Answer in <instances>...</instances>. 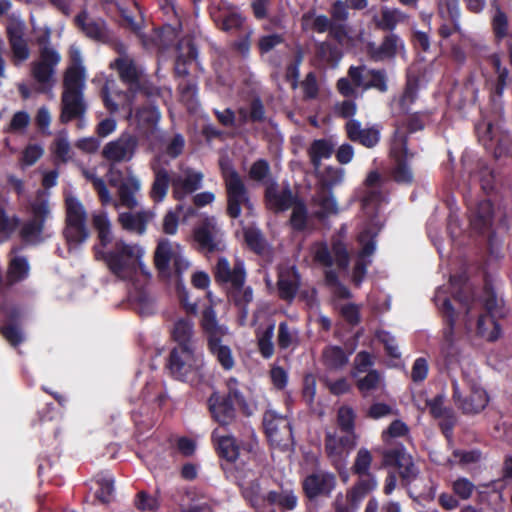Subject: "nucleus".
<instances>
[{"label": "nucleus", "mask_w": 512, "mask_h": 512, "mask_svg": "<svg viewBox=\"0 0 512 512\" xmlns=\"http://www.w3.org/2000/svg\"><path fill=\"white\" fill-rule=\"evenodd\" d=\"M154 265L161 279L173 281L176 298L190 316L192 303L189 302V291L183 280V273L189 271L190 263L181 255L179 246L174 247L166 238L160 239L154 251Z\"/></svg>", "instance_id": "1"}, {"label": "nucleus", "mask_w": 512, "mask_h": 512, "mask_svg": "<svg viewBox=\"0 0 512 512\" xmlns=\"http://www.w3.org/2000/svg\"><path fill=\"white\" fill-rule=\"evenodd\" d=\"M213 277L226 290L228 299L246 314L248 305L253 301V289L245 285L247 271L244 261L236 259L231 265L226 257H218L213 267Z\"/></svg>", "instance_id": "2"}, {"label": "nucleus", "mask_w": 512, "mask_h": 512, "mask_svg": "<svg viewBox=\"0 0 512 512\" xmlns=\"http://www.w3.org/2000/svg\"><path fill=\"white\" fill-rule=\"evenodd\" d=\"M226 392L220 394L213 392L207 405L212 419L222 427L233 425L237 422L238 412L250 417L253 410L240 389V382L236 377H229L226 382Z\"/></svg>", "instance_id": "3"}, {"label": "nucleus", "mask_w": 512, "mask_h": 512, "mask_svg": "<svg viewBox=\"0 0 512 512\" xmlns=\"http://www.w3.org/2000/svg\"><path fill=\"white\" fill-rule=\"evenodd\" d=\"M171 336L176 346L170 351L165 368L173 378L188 381L192 370V324L189 319H178Z\"/></svg>", "instance_id": "4"}, {"label": "nucleus", "mask_w": 512, "mask_h": 512, "mask_svg": "<svg viewBox=\"0 0 512 512\" xmlns=\"http://www.w3.org/2000/svg\"><path fill=\"white\" fill-rule=\"evenodd\" d=\"M200 327L207 342L208 352L224 371L232 370L235 366L232 350L230 346L223 344V338L228 331L225 326L219 324L212 306H207L202 311Z\"/></svg>", "instance_id": "5"}, {"label": "nucleus", "mask_w": 512, "mask_h": 512, "mask_svg": "<svg viewBox=\"0 0 512 512\" xmlns=\"http://www.w3.org/2000/svg\"><path fill=\"white\" fill-rule=\"evenodd\" d=\"M95 258L102 260L107 265L112 274L121 277L122 274L133 268L143 256L142 248L137 244H128L124 240L115 241L110 250L93 247Z\"/></svg>", "instance_id": "6"}, {"label": "nucleus", "mask_w": 512, "mask_h": 512, "mask_svg": "<svg viewBox=\"0 0 512 512\" xmlns=\"http://www.w3.org/2000/svg\"><path fill=\"white\" fill-rule=\"evenodd\" d=\"M483 307L485 313L480 314L477 320V334L487 341L494 342L501 335V326L498 319L506 314L503 304L498 300L492 284L486 282L483 287Z\"/></svg>", "instance_id": "7"}, {"label": "nucleus", "mask_w": 512, "mask_h": 512, "mask_svg": "<svg viewBox=\"0 0 512 512\" xmlns=\"http://www.w3.org/2000/svg\"><path fill=\"white\" fill-rule=\"evenodd\" d=\"M110 67L117 71L120 81L127 87L126 98L128 102L131 103L138 94L153 95L154 88L145 79L143 71L132 58L118 57L110 64Z\"/></svg>", "instance_id": "8"}, {"label": "nucleus", "mask_w": 512, "mask_h": 512, "mask_svg": "<svg viewBox=\"0 0 512 512\" xmlns=\"http://www.w3.org/2000/svg\"><path fill=\"white\" fill-rule=\"evenodd\" d=\"M390 155L393 164L390 176L399 185L411 186L414 183V172L409 164V159L415 156L408 148V136L400 131H395L391 142Z\"/></svg>", "instance_id": "9"}, {"label": "nucleus", "mask_w": 512, "mask_h": 512, "mask_svg": "<svg viewBox=\"0 0 512 512\" xmlns=\"http://www.w3.org/2000/svg\"><path fill=\"white\" fill-rule=\"evenodd\" d=\"M65 228L64 237L69 244L80 245L90 236L87 227V211L82 202L75 196L65 197Z\"/></svg>", "instance_id": "10"}, {"label": "nucleus", "mask_w": 512, "mask_h": 512, "mask_svg": "<svg viewBox=\"0 0 512 512\" xmlns=\"http://www.w3.org/2000/svg\"><path fill=\"white\" fill-rule=\"evenodd\" d=\"M223 177L227 195L226 212L230 218L237 219L241 215L242 207L252 208L249 191L235 169L224 173Z\"/></svg>", "instance_id": "11"}, {"label": "nucleus", "mask_w": 512, "mask_h": 512, "mask_svg": "<svg viewBox=\"0 0 512 512\" xmlns=\"http://www.w3.org/2000/svg\"><path fill=\"white\" fill-rule=\"evenodd\" d=\"M347 75L353 84L363 91L376 90L385 94L389 90L388 74L383 68H368L366 65L350 66Z\"/></svg>", "instance_id": "12"}, {"label": "nucleus", "mask_w": 512, "mask_h": 512, "mask_svg": "<svg viewBox=\"0 0 512 512\" xmlns=\"http://www.w3.org/2000/svg\"><path fill=\"white\" fill-rule=\"evenodd\" d=\"M439 310L444 323L441 354L444 356L445 364L449 366L458 362V351L454 345L455 324L458 313L448 297L443 299L441 305H439Z\"/></svg>", "instance_id": "13"}, {"label": "nucleus", "mask_w": 512, "mask_h": 512, "mask_svg": "<svg viewBox=\"0 0 512 512\" xmlns=\"http://www.w3.org/2000/svg\"><path fill=\"white\" fill-rule=\"evenodd\" d=\"M138 146L139 139L136 135L123 132L117 139L104 145L101 156L112 165L129 162L134 158Z\"/></svg>", "instance_id": "14"}, {"label": "nucleus", "mask_w": 512, "mask_h": 512, "mask_svg": "<svg viewBox=\"0 0 512 512\" xmlns=\"http://www.w3.org/2000/svg\"><path fill=\"white\" fill-rule=\"evenodd\" d=\"M60 61L61 56L56 50L44 49L39 59L31 64V76L41 86L42 91L54 86L56 67Z\"/></svg>", "instance_id": "15"}, {"label": "nucleus", "mask_w": 512, "mask_h": 512, "mask_svg": "<svg viewBox=\"0 0 512 512\" xmlns=\"http://www.w3.org/2000/svg\"><path fill=\"white\" fill-rule=\"evenodd\" d=\"M301 197L294 193L289 183L282 187L277 181H269L264 190V203L268 210L275 214L288 211Z\"/></svg>", "instance_id": "16"}, {"label": "nucleus", "mask_w": 512, "mask_h": 512, "mask_svg": "<svg viewBox=\"0 0 512 512\" xmlns=\"http://www.w3.org/2000/svg\"><path fill=\"white\" fill-rule=\"evenodd\" d=\"M383 460L386 465L397 468L403 486H409L418 477L419 470L402 445L386 450Z\"/></svg>", "instance_id": "17"}, {"label": "nucleus", "mask_w": 512, "mask_h": 512, "mask_svg": "<svg viewBox=\"0 0 512 512\" xmlns=\"http://www.w3.org/2000/svg\"><path fill=\"white\" fill-rule=\"evenodd\" d=\"M262 425L267 438L277 443L293 439L291 421L287 416L268 409L263 414Z\"/></svg>", "instance_id": "18"}, {"label": "nucleus", "mask_w": 512, "mask_h": 512, "mask_svg": "<svg viewBox=\"0 0 512 512\" xmlns=\"http://www.w3.org/2000/svg\"><path fill=\"white\" fill-rule=\"evenodd\" d=\"M336 483L337 479L334 473L317 470L304 478L302 488L305 496L313 500L319 496L329 497L335 489Z\"/></svg>", "instance_id": "19"}, {"label": "nucleus", "mask_w": 512, "mask_h": 512, "mask_svg": "<svg viewBox=\"0 0 512 512\" xmlns=\"http://www.w3.org/2000/svg\"><path fill=\"white\" fill-rule=\"evenodd\" d=\"M335 263L340 270H347L350 264V255L347 250L346 244L340 239H333L331 243V250L326 243H321L314 253L316 262L324 267H331Z\"/></svg>", "instance_id": "20"}, {"label": "nucleus", "mask_w": 512, "mask_h": 512, "mask_svg": "<svg viewBox=\"0 0 512 512\" xmlns=\"http://www.w3.org/2000/svg\"><path fill=\"white\" fill-rule=\"evenodd\" d=\"M31 213L32 218L24 223L20 229V237L24 241L38 238L42 234L46 219L50 214L48 201L38 197L31 204Z\"/></svg>", "instance_id": "21"}, {"label": "nucleus", "mask_w": 512, "mask_h": 512, "mask_svg": "<svg viewBox=\"0 0 512 512\" xmlns=\"http://www.w3.org/2000/svg\"><path fill=\"white\" fill-rule=\"evenodd\" d=\"M450 286L452 289V297L463 308L467 316L473 310L476 303V291L465 273L450 276Z\"/></svg>", "instance_id": "22"}, {"label": "nucleus", "mask_w": 512, "mask_h": 512, "mask_svg": "<svg viewBox=\"0 0 512 512\" xmlns=\"http://www.w3.org/2000/svg\"><path fill=\"white\" fill-rule=\"evenodd\" d=\"M453 400L464 414H478L488 405L489 397L482 388H472L469 395L463 397L456 383H453Z\"/></svg>", "instance_id": "23"}, {"label": "nucleus", "mask_w": 512, "mask_h": 512, "mask_svg": "<svg viewBox=\"0 0 512 512\" xmlns=\"http://www.w3.org/2000/svg\"><path fill=\"white\" fill-rule=\"evenodd\" d=\"M86 110L87 106L84 101L83 92H62L61 113L59 117L62 124H67L75 119L83 118Z\"/></svg>", "instance_id": "24"}, {"label": "nucleus", "mask_w": 512, "mask_h": 512, "mask_svg": "<svg viewBox=\"0 0 512 512\" xmlns=\"http://www.w3.org/2000/svg\"><path fill=\"white\" fill-rule=\"evenodd\" d=\"M399 49H404L403 40L395 33H387L380 45L369 43L367 53L375 62L394 59Z\"/></svg>", "instance_id": "25"}, {"label": "nucleus", "mask_w": 512, "mask_h": 512, "mask_svg": "<svg viewBox=\"0 0 512 512\" xmlns=\"http://www.w3.org/2000/svg\"><path fill=\"white\" fill-rule=\"evenodd\" d=\"M488 64L491 66L495 78L491 81L490 97L493 102L501 100L506 87L508 86L509 70L502 64L500 53H492L486 58Z\"/></svg>", "instance_id": "26"}, {"label": "nucleus", "mask_w": 512, "mask_h": 512, "mask_svg": "<svg viewBox=\"0 0 512 512\" xmlns=\"http://www.w3.org/2000/svg\"><path fill=\"white\" fill-rule=\"evenodd\" d=\"M494 220V207L490 200L479 201L474 208L470 209L469 221L471 229L484 235L492 230Z\"/></svg>", "instance_id": "27"}, {"label": "nucleus", "mask_w": 512, "mask_h": 512, "mask_svg": "<svg viewBox=\"0 0 512 512\" xmlns=\"http://www.w3.org/2000/svg\"><path fill=\"white\" fill-rule=\"evenodd\" d=\"M347 138L366 148H374L380 141V130L376 126L362 128L361 122L349 119L345 124Z\"/></svg>", "instance_id": "28"}, {"label": "nucleus", "mask_w": 512, "mask_h": 512, "mask_svg": "<svg viewBox=\"0 0 512 512\" xmlns=\"http://www.w3.org/2000/svg\"><path fill=\"white\" fill-rule=\"evenodd\" d=\"M155 217L151 210H140L133 212H122L118 215V222L122 229L130 233L143 235L147 230L148 223Z\"/></svg>", "instance_id": "29"}, {"label": "nucleus", "mask_w": 512, "mask_h": 512, "mask_svg": "<svg viewBox=\"0 0 512 512\" xmlns=\"http://www.w3.org/2000/svg\"><path fill=\"white\" fill-rule=\"evenodd\" d=\"M218 229L214 223L206 220L198 228H194V242L198 243L199 250L206 253L219 251L221 241L217 237Z\"/></svg>", "instance_id": "30"}, {"label": "nucleus", "mask_w": 512, "mask_h": 512, "mask_svg": "<svg viewBox=\"0 0 512 512\" xmlns=\"http://www.w3.org/2000/svg\"><path fill=\"white\" fill-rule=\"evenodd\" d=\"M141 190L139 178L129 169L127 175L118 186V197L120 204L130 210L138 206L137 194Z\"/></svg>", "instance_id": "31"}, {"label": "nucleus", "mask_w": 512, "mask_h": 512, "mask_svg": "<svg viewBox=\"0 0 512 512\" xmlns=\"http://www.w3.org/2000/svg\"><path fill=\"white\" fill-rule=\"evenodd\" d=\"M75 23L88 38L98 42L108 40L105 21L90 19L86 11H81L75 17Z\"/></svg>", "instance_id": "32"}, {"label": "nucleus", "mask_w": 512, "mask_h": 512, "mask_svg": "<svg viewBox=\"0 0 512 512\" xmlns=\"http://www.w3.org/2000/svg\"><path fill=\"white\" fill-rule=\"evenodd\" d=\"M491 6V17L490 25L494 41L501 43L505 37L510 35L509 27L510 21L508 14L502 9L498 0H492Z\"/></svg>", "instance_id": "33"}, {"label": "nucleus", "mask_w": 512, "mask_h": 512, "mask_svg": "<svg viewBox=\"0 0 512 512\" xmlns=\"http://www.w3.org/2000/svg\"><path fill=\"white\" fill-rule=\"evenodd\" d=\"M6 35L15 59L25 61L30 51L24 39V26L22 23H11L6 28Z\"/></svg>", "instance_id": "34"}, {"label": "nucleus", "mask_w": 512, "mask_h": 512, "mask_svg": "<svg viewBox=\"0 0 512 512\" xmlns=\"http://www.w3.org/2000/svg\"><path fill=\"white\" fill-rule=\"evenodd\" d=\"M174 73L176 77H187L192 63V36L186 35L177 42Z\"/></svg>", "instance_id": "35"}, {"label": "nucleus", "mask_w": 512, "mask_h": 512, "mask_svg": "<svg viewBox=\"0 0 512 512\" xmlns=\"http://www.w3.org/2000/svg\"><path fill=\"white\" fill-rule=\"evenodd\" d=\"M300 286V275L293 267L290 270L283 271L279 274L277 281V289L279 298L291 302L297 295Z\"/></svg>", "instance_id": "36"}, {"label": "nucleus", "mask_w": 512, "mask_h": 512, "mask_svg": "<svg viewBox=\"0 0 512 512\" xmlns=\"http://www.w3.org/2000/svg\"><path fill=\"white\" fill-rule=\"evenodd\" d=\"M217 455L221 459L232 463L235 462L240 454V445L237 439L232 435H218L217 430L212 433Z\"/></svg>", "instance_id": "37"}, {"label": "nucleus", "mask_w": 512, "mask_h": 512, "mask_svg": "<svg viewBox=\"0 0 512 512\" xmlns=\"http://www.w3.org/2000/svg\"><path fill=\"white\" fill-rule=\"evenodd\" d=\"M406 18V14L401 10L385 6L381 8L380 15L373 16L372 21L378 30L393 33L397 25Z\"/></svg>", "instance_id": "38"}, {"label": "nucleus", "mask_w": 512, "mask_h": 512, "mask_svg": "<svg viewBox=\"0 0 512 512\" xmlns=\"http://www.w3.org/2000/svg\"><path fill=\"white\" fill-rule=\"evenodd\" d=\"M419 92V79L408 76L402 93L394 99L399 114H409L411 106L416 102Z\"/></svg>", "instance_id": "39"}, {"label": "nucleus", "mask_w": 512, "mask_h": 512, "mask_svg": "<svg viewBox=\"0 0 512 512\" xmlns=\"http://www.w3.org/2000/svg\"><path fill=\"white\" fill-rule=\"evenodd\" d=\"M349 362V354L337 345H328L322 351V363L330 371L342 370Z\"/></svg>", "instance_id": "40"}, {"label": "nucleus", "mask_w": 512, "mask_h": 512, "mask_svg": "<svg viewBox=\"0 0 512 512\" xmlns=\"http://www.w3.org/2000/svg\"><path fill=\"white\" fill-rule=\"evenodd\" d=\"M92 224L99 240L96 246H98L99 249L105 250L113 240L112 226L107 214L105 212L94 214Z\"/></svg>", "instance_id": "41"}, {"label": "nucleus", "mask_w": 512, "mask_h": 512, "mask_svg": "<svg viewBox=\"0 0 512 512\" xmlns=\"http://www.w3.org/2000/svg\"><path fill=\"white\" fill-rule=\"evenodd\" d=\"M85 86V69L80 63H74L68 67L63 79V87L66 92H83Z\"/></svg>", "instance_id": "42"}, {"label": "nucleus", "mask_w": 512, "mask_h": 512, "mask_svg": "<svg viewBox=\"0 0 512 512\" xmlns=\"http://www.w3.org/2000/svg\"><path fill=\"white\" fill-rule=\"evenodd\" d=\"M332 22L326 15H316L313 9L305 12L301 17L303 31L312 30L317 33H325L328 32Z\"/></svg>", "instance_id": "43"}, {"label": "nucleus", "mask_w": 512, "mask_h": 512, "mask_svg": "<svg viewBox=\"0 0 512 512\" xmlns=\"http://www.w3.org/2000/svg\"><path fill=\"white\" fill-rule=\"evenodd\" d=\"M171 184V178L168 171L165 168H159L155 171L154 181L150 190V198L155 203H160L164 200L167 195L169 186Z\"/></svg>", "instance_id": "44"}, {"label": "nucleus", "mask_w": 512, "mask_h": 512, "mask_svg": "<svg viewBox=\"0 0 512 512\" xmlns=\"http://www.w3.org/2000/svg\"><path fill=\"white\" fill-rule=\"evenodd\" d=\"M30 265L25 256H15L8 265L7 279L10 284L24 281L28 278Z\"/></svg>", "instance_id": "45"}, {"label": "nucleus", "mask_w": 512, "mask_h": 512, "mask_svg": "<svg viewBox=\"0 0 512 512\" xmlns=\"http://www.w3.org/2000/svg\"><path fill=\"white\" fill-rule=\"evenodd\" d=\"M275 325L269 324L263 331H256V343L259 354L263 359H270L275 352L273 342Z\"/></svg>", "instance_id": "46"}, {"label": "nucleus", "mask_w": 512, "mask_h": 512, "mask_svg": "<svg viewBox=\"0 0 512 512\" xmlns=\"http://www.w3.org/2000/svg\"><path fill=\"white\" fill-rule=\"evenodd\" d=\"M334 150V145L330 140L327 139H316L314 140L310 148L308 149V155L310 162L314 168H318L321 165L322 159L331 157Z\"/></svg>", "instance_id": "47"}, {"label": "nucleus", "mask_w": 512, "mask_h": 512, "mask_svg": "<svg viewBox=\"0 0 512 512\" xmlns=\"http://www.w3.org/2000/svg\"><path fill=\"white\" fill-rule=\"evenodd\" d=\"M477 133L479 142L487 151H491L496 159L500 158L505 153V149L502 147L500 141L495 143V131L493 123H487L483 132H480V128L477 127Z\"/></svg>", "instance_id": "48"}, {"label": "nucleus", "mask_w": 512, "mask_h": 512, "mask_svg": "<svg viewBox=\"0 0 512 512\" xmlns=\"http://www.w3.org/2000/svg\"><path fill=\"white\" fill-rule=\"evenodd\" d=\"M292 209L289 224L294 231L303 232L307 228L308 209L305 201L300 198L290 208Z\"/></svg>", "instance_id": "49"}, {"label": "nucleus", "mask_w": 512, "mask_h": 512, "mask_svg": "<svg viewBox=\"0 0 512 512\" xmlns=\"http://www.w3.org/2000/svg\"><path fill=\"white\" fill-rule=\"evenodd\" d=\"M181 22H166L157 30L158 44L162 49H168L177 39L181 30Z\"/></svg>", "instance_id": "50"}, {"label": "nucleus", "mask_w": 512, "mask_h": 512, "mask_svg": "<svg viewBox=\"0 0 512 512\" xmlns=\"http://www.w3.org/2000/svg\"><path fill=\"white\" fill-rule=\"evenodd\" d=\"M342 54L339 48L328 41L315 43V57L318 61L326 64L337 63Z\"/></svg>", "instance_id": "51"}, {"label": "nucleus", "mask_w": 512, "mask_h": 512, "mask_svg": "<svg viewBox=\"0 0 512 512\" xmlns=\"http://www.w3.org/2000/svg\"><path fill=\"white\" fill-rule=\"evenodd\" d=\"M365 478H361L353 488L347 493V498L351 502H356L364 498L370 491L377 486L376 479L369 473L364 474Z\"/></svg>", "instance_id": "52"}, {"label": "nucleus", "mask_w": 512, "mask_h": 512, "mask_svg": "<svg viewBox=\"0 0 512 512\" xmlns=\"http://www.w3.org/2000/svg\"><path fill=\"white\" fill-rule=\"evenodd\" d=\"M244 241L247 247L257 255H262L266 249V240L260 229L247 227L243 230Z\"/></svg>", "instance_id": "53"}, {"label": "nucleus", "mask_w": 512, "mask_h": 512, "mask_svg": "<svg viewBox=\"0 0 512 512\" xmlns=\"http://www.w3.org/2000/svg\"><path fill=\"white\" fill-rule=\"evenodd\" d=\"M406 115L407 118L403 123L406 130L402 131V133H405L409 137L410 134L422 131L425 128L430 113L428 111H417L414 113L409 112V114ZM397 131H399V129Z\"/></svg>", "instance_id": "54"}, {"label": "nucleus", "mask_w": 512, "mask_h": 512, "mask_svg": "<svg viewBox=\"0 0 512 512\" xmlns=\"http://www.w3.org/2000/svg\"><path fill=\"white\" fill-rule=\"evenodd\" d=\"M20 226V218L17 215L9 216L6 211L0 207V240H9Z\"/></svg>", "instance_id": "55"}, {"label": "nucleus", "mask_w": 512, "mask_h": 512, "mask_svg": "<svg viewBox=\"0 0 512 512\" xmlns=\"http://www.w3.org/2000/svg\"><path fill=\"white\" fill-rule=\"evenodd\" d=\"M318 205L320 210L315 213V216L320 220L338 213V205L331 190L319 196Z\"/></svg>", "instance_id": "56"}, {"label": "nucleus", "mask_w": 512, "mask_h": 512, "mask_svg": "<svg viewBox=\"0 0 512 512\" xmlns=\"http://www.w3.org/2000/svg\"><path fill=\"white\" fill-rule=\"evenodd\" d=\"M380 383V374L377 370H370L368 373L359 378L356 382V387L363 397H367L369 393L376 390Z\"/></svg>", "instance_id": "57"}, {"label": "nucleus", "mask_w": 512, "mask_h": 512, "mask_svg": "<svg viewBox=\"0 0 512 512\" xmlns=\"http://www.w3.org/2000/svg\"><path fill=\"white\" fill-rule=\"evenodd\" d=\"M171 185L173 188L174 198L181 200L192 193V174L187 173L185 177L179 175L172 178Z\"/></svg>", "instance_id": "58"}, {"label": "nucleus", "mask_w": 512, "mask_h": 512, "mask_svg": "<svg viewBox=\"0 0 512 512\" xmlns=\"http://www.w3.org/2000/svg\"><path fill=\"white\" fill-rule=\"evenodd\" d=\"M297 341V335L294 333L287 322H280L278 325L277 345L279 349L286 350Z\"/></svg>", "instance_id": "59"}, {"label": "nucleus", "mask_w": 512, "mask_h": 512, "mask_svg": "<svg viewBox=\"0 0 512 512\" xmlns=\"http://www.w3.org/2000/svg\"><path fill=\"white\" fill-rule=\"evenodd\" d=\"M0 333L5 340L14 348L24 341V335L20 327L9 323L0 327Z\"/></svg>", "instance_id": "60"}, {"label": "nucleus", "mask_w": 512, "mask_h": 512, "mask_svg": "<svg viewBox=\"0 0 512 512\" xmlns=\"http://www.w3.org/2000/svg\"><path fill=\"white\" fill-rule=\"evenodd\" d=\"M376 235L371 234V231L366 229L360 233L358 236V241L362 245V248L358 254V257L361 259H366L371 256L376 249Z\"/></svg>", "instance_id": "61"}, {"label": "nucleus", "mask_w": 512, "mask_h": 512, "mask_svg": "<svg viewBox=\"0 0 512 512\" xmlns=\"http://www.w3.org/2000/svg\"><path fill=\"white\" fill-rule=\"evenodd\" d=\"M372 462L371 453L367 449H360L357 453V456L353 465V473L359 476H363L364 474H369V469Z\"/></svg>", "instance_id": "62"}, {"label": "nucleus", "mask_w": 512, "mask_h": 512, "mask_svg": "<svg viewBox=\"0 0 512 512\" xmlns=\"http://www.w3.org/2000/svg\"><path fill=\"white\" fill-rule=\"evenodd\" d=\"M337 423L342 431L352 433L355 423V414L353 409L347 406L341 407L338 410Z\"/></svg>", "instance_id": "63"}, {"label": "nucleus", "mask_w": 512, "mask_h": 512, "mask_svg": "<svg viewBox=\"0 0 512 512\" xmlns=\"http://www.w3.org/2000/svg\"><path fill=\"white\" fill-rule=\"evenodd\" d=\"M173 500L181 512H192V494L189 487H178L173 494Z\"/></svg>", "instance_id": "64"}]
</instances>
